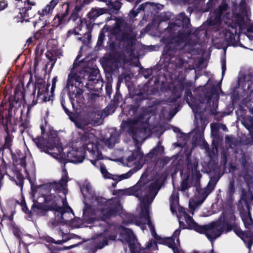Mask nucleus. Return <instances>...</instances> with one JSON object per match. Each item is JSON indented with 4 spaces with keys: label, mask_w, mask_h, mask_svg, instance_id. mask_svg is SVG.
I'll use <instances>...</instances> for the list:
<instances>
[{
    "label": "nucleus",
    "mask_w": 253,
    "mask_h": 253,
    "mask_svg": "<svg viewBox=\"0 0 253 253\" xmlns=\"http://www.w3.org/2000/svg\"><path fill=\"white\" fill-rule=\"evenodd\" d=\"M100 1L104 2L107 5L114 7L115 9L118 10L121 7L120 3L117 0H99Z\"/></svg>",
    "instance_id": "21"
},
{
    "label": "nucleus",
    "mask_w": 253,
    "mask_h": 253,
    "mask_svg": "<svg viewBox=\"0 0 253 253\" xmlns=\"http://www.w3.org/2000/svg\"><path fill=\"white\" fill-rule=\"evenodd\" d=\"M100 171L103 177L105 178H112L117 179V178H115L114 176L109 173L106 170V168L103 166L100 167Z\"/></svg>",
    "instance_id": "25"
},
{
    "label": "nucleus",
    "mask_w": 253,
    "mask_h": 253,
    "mask_svg": "<svg viewBox=\"0 0 253 253\" xmlns=\"http://www.w3.org/2000/svg\"><path fill=\"white\" fill-rule=\"evenodd\" d=\"M87 125V123L86 121L83 120H79L75 122V125L76 126L82 129H84Z\"/></svg>",
    "instance_id": "26"
},
{
    "label": "nucleus",
    "mask_w": 253,
    "mask_h": 253,
    "mask_svg": "<svg viewBox=\"0 0 253 253\" xmlns=\"http://www.w3.org/2000/svg\"><path fill=\"white\" fill-rule=\"evenodd\" d=\"M7 5V2L5 0H1L0 1V10L4 9Z\"/></svg>",
    "instance_id": "34"
},
{
    "label": "nucleus",
    "mask_w": 253,
    "mask_h": 253,
    "mask_svg": "<svg viewBox=\"0 0 253 253\" xmlns=\"http://www.w3.org/2000/svg\"><path fill=\"white\" fill-rule=\"evenodd\" d=\"M226 128L225 126H224L223 129H225Z\"/></svg>",
    "instance_id": "48"
},
{
    "label": "nucleus",
    "mask_w": 253,
    "mask_h": 253,
    "mask_svg": "<svg viewBox=\"0 0 253 253\" xmlns=\"http://www.w3.org/2000/svg\"><path fill=\"white\" fill-rule=\"evenodd\" d=\"M18 1L17 6L19 7L20 13L26 14V12L31 8V6L35 5L36 2L31 0H16Z\"/></svg>",
    "instance_id": "12"
},
{
    "label": "nucleus",
    "mask_w": 253,
    "mask_h": 253,
    "mask_svg": "<svg viewBox=\"0 0 253 253\" xmlns=\"http://www.w3.org/2000/svg\"><path fill=\"white\" fill-rule=\"evenodd\" d=\"M102 228V232L97 233L94 238V243L97 249H101L108 244L109 241H114L116 238L115 233H112L110 228L107 229L105 228L100 227Z\"/></svg>",
    "instance_id": "8"
},
{
    "label": "nucleus",
    "mask_w": 253,
    "mask_h": 253,
    "mask_svg": "<svg viewBox=\"0 0 253 253\" xmlns=\"http://www.w3.org/2000/svg\"><path fill=\"white\" fill-rule=\"evenodd\" d=\"M236 30L233 27H231L229 29L226 30L225 33V40L229 42H232L235 40Z\"/></svg>",
    "instance_id": "17"
},
{
    "label": "nucleus",
    "mask_w": 253,
    "mask_h": 253,
    "mask_svg": "<svg viewBox=\"0 0 253 253\" xmlns=\"http://www.w3.org/2000/svg\"><path fill=\"white\" fill-rule=\"evenodd\" d=\"M76 63H74L73 64V69L71 71V73L69 75L68 77V84L69 86L71 87L70 89H73L74 86L76 89V92L75 94V97L78 98L82 93L83 90L81 88L82 86L81 85L82 83V79L84 76L85 72L84 71L79 72L76 70Z\"/></svg>",
    "instance_id": "6"
},
{
    "label": "nucleus",
    "mask_w": 253,
    "mask_h": 253,
    "mask_svg": "<svg viewBox=\"0 0 253 253\" xmlns=\"http://www.w3.org/2000/svg\"><path fill=\"white\" fill-rule=\"evenodd\" d=\"M94 116H97V120H92V121H91L90 123L96 124V125H99V124H101V116L99 114H95Z\"/></svg>",
    "instance_id": "32"
},
{
    "label": "nucleus",
    "mask_w": 253,
    "mask_h": 253,
    "mask_svg": "<svg viewBox=\"0 0 253 253\" xmlns=\"http://www.w3.org/2000/svg\"><path fill=\"white\" fill-rule=\"evenodd\" d=\"M229 230H226L225 232H228Z\"/></svg>",
    "instance_id": "47"
},
{
    "label": "nucleus",
    "mask_w": 253,
    "mask_h": 253,
    "mask_svg": "<svg viewBox=\"0 0 253 253\" xmlns=\"http://www.w3.org/2000/svg\"><path fill=\"white\" fill-rule=\"evenodd\" d=\"M40 37H39V34L38 33H37L35 34V35L33 37H31V38H29L27 40V43L28 44H30L32 42H33V39H35V40H37V39H39Z\"/></svg>",
    "instance_id": "33"
},
{
    "label": "nucleus",
    "mask_w": 253,
    "mask_h": 253,
    "mask_svg": "<svg viewBox=\"0 0 253 253\" xmlns=\"http://www.w3.org/2000/svg\"><path fill=\"white\" fill-rule=\"evenodd\" d=\"M94 72H95L96 74H97L98 73V71H97V70H95Z\"/></svg>",
    "instance_id": "43"
},
{
    "label": "nucleus",
    "mask_w": 253,
    "mask_h": 253,
    "mask_svg": "<svg viewBox=\"0 0 253 253\" xmlns=\"http://www.w3.org/2000/svg\"><path fill=\"white\" fill-rule=\"evenodd\" d=\"M58 0H52L45 7L38 11L40 20L46 21V17L50 15L55 6L58 3Z\"/></svg>",
    "instance_id": "9"
},
{
    "label": "nucleus",
    "mask_w": 253,
    "mask_h": 253,
    "mask_svg": "<svg viewBox=\"0 0 253 253\" xmlns=\"http://www.w3.org/2000/svg\"><path fill=\"white\" fill-rule=\"evenodd\" d=\"M55 87V83H53L51 87V91H53L54 90Z\"/></svg>",
    "instance_id": "41"
},
{
    "label": "nucleus",
    "mask_w": 253,
    "mask_h": 253,
    "mask_svg": "<svg viewBox=\"0 0 253 253\" xmlns=\"http://www.w3.org/2000/svg\"><path fill=\"white\" fill-rule=\"evenodd\" d=\"M226 70V65L225 61L222 62V74L223 75Z\"/></svg>",
    "instance_id": "37"
},
{
    "label": "nucleus",
    "mask_w": 253,
    "mask_h": 253,
    "mask_svg": "<svg viewBox=\"0 0 253 253\" xmlns=\"http://www.w3.org/2000/svg\"><path fill=\"white\" fill-rule=\"evenodd\" d=\"M132 175V172L131 171H129L126 173H124L123 174H121L119 176H117V177L118 178V180H121L123 179H126ZM115 177H117V176H115Z\"/></svg>",
    "instance_id": "30"
},
{
    "label": "nucleus",
    "mask_w": 253,
    "mask_h": 253,
    "mask_svg": "<svg viewBox=\"0 0 253 253\" xmlns=\"http://www.w3.org/2000/svg\"><path fill=\"white\" fill-rule=\"evenodd\" d=\"M61 103H62V105L63 107L64 108V109L65 110H66V108H65V107L64 106V101H62Z\"/></svg>",
    "instance_id": "40"
},
{
    "label": "nucleus",
    "mask_w": 253,
    "mask_h": 253,
    "mask_svg": "<svg viewBox=\"0 0 253 253\" xmlns=\"http://www.w3.org/2000/svg\"><path fill=\"white\" fill-rule=\"evenodd\" d=\"M68 176L66 169H63L60 181L52 184H44L38 187L37 192L41 195L36 200V193L32 192L34 206L33 211L40 216L45 214L48 210L55 211V219L58 222L70 223L74 217L72 209L66 205L61 198L67 193Z\"/></svg>",
    "instance_id": "3"
},
{
    "label": "nucleus",
    "mask_w": 253,
    "mask_h": 253,
    "mask_svg": "<svg viewBox=\"0 0 253 253\" xmlns=\"http://www.w3.org/2000/svg\"><path fill=\"white\" fill-rule=\"evenodd\" d=\"M194 167V170H193L192 171L193 176V177H196L197 180H199L201 177V174L200 173L199 171H198L196 169V168L197 167V163H195Z\"/></svg>",
    "instance_id": "29"
},
{
    "label": "nucleus",
    "mask_w": 253,
    "mask_h": 253,
    "mask_svg": "<svg viewBox=\"0 0 253 253\" xmlns=\"http://www.w3.org/2000/svg\"><path fill=\"white\" fill-rule=\"evenodd\" d=\"M15 99L18 101L23 97V93L21 91L16 90L14 92Z\"/></svg>",
    "instance_id": "31"
},
{
    "label": "nucleus",
    "mask_w": 253,
    "mask_h": 253,
    "mask_svg": "<svg viewBox=\"0 0 253 253\" xmlns=\"http://www.w3.org/2000/svg\"><path fill=\"white\" fill-rule=\"evenodd\" d=\"M71 19L76 22L77 26L73 31H69L68 36H71L73 34L75 35H79L80 31L82 30V27L85 24V20L78 17L76 14H73L71 17Z\"/></svg>",
    "instance_id": "11"
},
{
    "label": "nucleus",
    "mask_w": 253,
    "mask_h": 253,
    "mask_svg": "<svg viewBox=\"0 0 253 253\" xmlns=\"http://www.w3.org/2000/svg\"><path fill=\"white\" fill-rule=\"evenodd\" d=\"M196 253V252H195V253Z\"/></svg>",
    "instance_id": "49"
},
{
    "label": "nucleus",
    "mask_w": 253,
    "mask_h": 253,
    "mask_svg": "<svg viewBox=\"0 0 253 253\" xmlns=\"http://www.w3.org/2000/svg\"><path fill=\"white\" fill-rule=\"evenodd\" d=\"M206 197L203 198L201 200H198L197 197H195L194 199L190 200L189 201V208L192 210H194L197 207L200 206L205 200Z\"/></svg>",
    "instance_id": "20"
},
{
    "label": "nucleus",
    "mask_w": 253,
    "mask_h": 253,
    "mask_svg": "<svg viewBox=\"0 0 253 253\" xmlns=\"http://www.w3.org/2000/svg\"><path fill=\"white\" fill-rule=\"evenodd\" d=\"M37 24V22L34 23V26H36V24Z\"/></svg>",
    "instance_id": "44"
},
{
    "label": "nucleus",
    "mask_w": 253,
    "mask_h": 253,
    "mask_svg": "<svg viewBox=\"0 0 253 253\" xmlns=\"http://www.w3.org/2000/svg\"><path fill=\"white\" fill-rule=\"evenodd\" d=\"M249 38L251 39V40H253V36L250 35L249 36Z\"/></svg>",
    "instance_id": "42"
},
{
    "label": "nucleus",
    "mask_w": 253,
    "mask_h": 253,
    "mask_svg": "<svg viewBox=\"0 0 253 253\" xmlns=\"http://www.w3.org/2000/svg\"><path fill=\"white\" fill-rule=\"evenodd\" d=\"M227 5L225 3H222L219 7V11L217 13L215 17L212 19V17L208 20V23L211 25H215L220 22V19L221 14L224 11L226 10Z\"/></svg>",
    "instance_id": "15"
},
{
    "label": "nucleus",
    "mask_w": 253,
    "mask_h": 253,
    "mask_svg": "<svg viewBox=\"0 0 253 253\" xmlns=\"http://www.w3.org/2000/svg\"><path fill=\"white\" fill-rule=\"evenodd\" d=\"M177 44L178 42H175V40H173L170 43H169L166 46L165 50L169 49V48H171V50L176 49L177 48Z\"/></svg>",
    "instance_id": "28"
},
{
    "label": "nucleus",
    "mask_w": 253,
    "mask_h": 253,
    "mask_svg": "<svg viewBox=\"0 0 253 253\" xmlns=\"http://www.w3.org/2000/svg\"><path fill=\"white\" fill-rule=\"evenodd\" d=\"M244 243H245V244L246 245V247L249 250V253H250L251 248V247H252V244H253L252 241L251 240H249V241H248L247 242H246L245 240H244Z\"/></svg>",
    "instance_id": "35"
},
{
    "label": "nucleus",
    "mask_w": 253,
    "mask_h": 253,
    "mask_svg": "<svg viewBox=\"0 0 253 253\" xmlns=\"http://www.w3.org/2000/svg\"><path fill=\"white\" fill-rule=\"evenodd\" d=\"M127 161L129 163H132L131 165H134L136 167L141 168L144 163L145 159L140 150H137L130 157H128Z\"/></svg>",
    "instance_id": "10"
},
{
    "label": "nucleus",
    "mask_w": 253,
    "mask_h": 253,
    "mask_svg": "<svg viewBox=\"0 0 253 253\" xmlns=\"http://www.w3.org/2000/svg\"><path fill=\"white\" fill-rule=\"evenodd\" d=\"M148 177L147 172L141 175L139 182L133 187L127 190L129 195H133L138 197L141 202V211L140 215L134 218L132 221L136 225L140 227L144 230L148 225L151 231L152 235L155 241L153 240L148 242L144 249H140V245L137 243L133 233L129 229L121 227L120 230L121 237L120 240L124 243H127L129 246L131 253H148L158 249L157 244H165L172 249L174 253H183L178 249H175L177 245H179V240L176 239V243L173 238H176L180 234V230H176L172 237L161 238L155 233L154 227L152 225L148 214L149 207L148 205L151 204L159 191L162 181L161 179L153 180L149 181L147 185L145 182Z\"/></svg>",
    "instance_id": "1"
},
{
    "label": "nucleus",
    "mask_w": 253,
    "mask_h": 253,
    "mask_svg": "<svg viewBox=\"0 0 253 253\" xmlns=\"http://www.w3.org/2000/svg\"><path fill=\"white\" fill-rule=\"evenodd\" d=\"M239 26L240 27H241V28H243V25H242V24L241 23V22L239 21Z\"/></svg>",
    "instance_id": "39"
},
{
    "label": "nucleus",
    "mask_w": 253,
    "mask_h": 253,
    "mask_svg": "<svg viewBox=\"0 0 253 253\" xmlns=\"http://www.w3.org/2000/svg\"><path fill=\"white\" fill-rule=\"evenodd\" d=\"M92 79L89 77V80H92Z\"/></svg>",
    "instance_id": "46"
},
{
    "label": "nucleus",
    "mask_w": 253,
    "mask_h": 253,
    "mask_svg": "<svg viewBox=\"0 0 253 253\" xmlns=\"http://www.w3.org/2000/svg\"><path fill=\"white\" fill-rule=\"evenodd\" d=\"M122 125L125 128L133 133V139L139 142L141 140L137 136V133L140 134L141 137H144L146 130L141 127L140 128L142 124L138 119H129L127 122H124Z\"/></svg>",
    "instance_id": "7"
},
{
    "label": "nucleus",
    "mask_w": 253,
    "mask_h": 253,
    "mask_svg": "<svg viewBox=\"0 0 253 253\" xmlns=\"http://www.w3.org/2000/svg\"><path fill=\"white\" fill-rule=\"evenodd\" d=\"M52 57L50 58L51 61H56L57 58H60L61 56L62 55L61 52L59 50L57 51H53L52 53H51Z\"/></svg>",
    "instance_id": "27"
},
{
    "label": "nucleus",
    "mask_w": 253,
    "mask_h": 253,
    "mask_svg": "<svg viewBox=\"0 0 253 253\" xmlns=\"http://www.w3.org/2000/svg\"><path fill=\"white\" fill-rule=\"evenodd\" d=\"M41 128L42 137L35 138L34 141L42 151L58 161H68L75 164L82 163L84 159L85 149L88 152L89 160L94 166H95L97 160L103 159L97 145L96 131L91 127L86 128L81 142L71 143L64 148L62 147L54 131L50 130L48 134L45 135L43 127L42 126Z\"/></svg>",
    "instance_id": "2"
},
{
    "label": "nucleus",
    "mask_w": 253,
    "mask_h": 253,
    "mask_svg": "<svg viewBox=\"0 0 253 253\" xmlns=\"http://www.w3.org/2000/svg\"><path fill=\"white\" fill-rule=\"evenodd\" d=\"M192 110H193L194 112H195V110L193 108H192Z\"/></svg>",
    "instance_id": "45"
},
{
    "label": "nucleus",
    "mask_w": 253,
    "mask_h": 253,
    "mask_svg": "<svg viewBox=\"0 0 253 253\" xmlns=\"http://www.w3.org/2000/svg\"><path fill=\"white\" fill-rule=\"evenodd\" d=\"M189 176H187L186 179H183L181 184V190L183 192H185L190 187V184L189 183Z\"/></svg>",
    "instance_id": "24"
},
{
    "label": "nucleus",
    "mask_w": 253,
    "mask_h": 253,
    "mask_svg": "<svg viewBox=\"0 0 253 253\" xmlns=\"http://www.w3.org/2000/svg\"><path fill=\"white\" fill-rule=\"evenodd\" d=\"M65 15L59 16L57 15L53 20L52 25L54 27H57L60 25H64L67 23L68 21L65 18Z\"/></svg>",
    "instance_id": "18"
},
{
    "label": "nucleus",
    "mask_w": 253,
    "mask_h": 253,
    "mask_svg": "<svg viewBox=\"0 0 253 253\" xmlns=\"http://www.w3.org/2000/svg\"><path fill=\"white\" fill-rule=\"evenodd\" d=\"M17 168L15 170L17 172V177L20 180H22L23 178V176L22 175L21 171L23 170L24 171L26 172V162H25V157H22L19 160V162L17 164Z\"/></svg>",
    "instance_id": "16"
},
{
    "label": "nucleus",
    "mask_w": 253,
    "mask_h": 253,
    "mask_svg": "<svg viewBox=\"0 0 253 253\" xmlns=\"http://www.w3.org/2000/svg\"><path fill=\"white\" fill-rule=\"evenodd\" d=\"M116 27H117V28H118L119 27H120L121 26L120 24L118 21L116 22Z\"/></svg>",
    "instance_id": "38"
},
{
    "label": "nucleus",
    "mask_w": 253,
    "mask_h": 253,
    "mask_svg": "<svg viewBox=\"0 0 253 253\" xmlns=\"http://www.w3.org/2000/svg\"><path fill=\"white\" fill-rule=\"evenodd\" d=\"M104 12L105 10L103 8L93 9L88 13V17L91 19H95Z\"/></svg>",
    "instance_id": "19"
},
{
    "label": "nucleus",
    "mask_w": 253,
    "mask_h": 253,
    "mask_svg": "<svg viewBox=\"0 0 253 253\" xmlns=\"http://www.w3.org/2000/svg\"><path fill=\"white\" fill-rule=\"evenodd\" d=\"M250 77L249 76H240L239 78V84L240 85H242L244 86H246V84H248V87H249V79Z\"/></svg>",
    "instance_id": "23"
},
{
    "label": "nucleus",
    "mask_w": 253,
    "mask_h": 253,
    "mask_svg": "<svg viewBox=\"0 0 253 253\" xmlns=\"http://www.w3.org/2000/svg\"><path fill=\"white\" fill-rule=\"evenodd\" d=\"M170 208L172 213L178 210L179 214L177 217L180 226L184 228V222H185L187 225L186 228L193 229L199 233H204L208 239L211 242L224 232V225L218 222L213 223L205 226L198 225L190 216L187 214L184 209L179 206L178 195L176 192L174 191L170 196Z\"/></svg>",
    "instance_id": "5"
},
{
    "label": "nucleus",
    "mask_w": 253,
    "mask_h": 253,
    "mask_svg": "<svg viewBox=\"0 0 253 253\" xmlns=\"http://www.w3.org/2000/svg\"><path fill=\"white\" fill-rule=\"evenodd\" d=\"M179 22L176 23L175 24H170L168 27V30L170 32H175L176 31H179L178 29L180 28L181 24L187 25L189 23V19L186 17L184 14L180 13L179 15Z\"/></svg>",
    "instance_id": "13"
},
{
    "label": "nucleus",
    "mask_w": 253,
    "mask_h": 253,
    "mask_svg": "<svg viewBox=\"0 0 253 253\" xmlns=\"http://www.w3.org/2000/svg\"><path fill=\"white\" fill-rule=\"evenodd\" d=\"M47 90L48 87L43 86L42 90L41 91L39 90L38 92V97H41L42 99L45 102L49 100V99H47L46 96V94H47Z\"/></svg>",
    "instance_id": "22"
},
{
    "label": "nucleus",
    "mask_w": 253,
    "mask_h": 253,
    "mask_svg": "<svg viewBox=\"0 0 253 253\" xmlns=\"http://www.w3.org/2000/svg\"><path fill=\"white\" fill-rule=\"evenodd\" d=\"M11 140H12V138H11V136L9 134H7L5 138V145L7 146H8L9 144L10 143Z\"/></svg>",
    "instance_id": "36"
},
{
    "label": "nucleus",
    "mask_w": 253,
    "mask_h": 253,
    "mask_svg": "<svg viewBox=\"0 0 253 253\" xmlns=\"http://www.w3.org/2000/svg\"><path fill=\"white\" fill-rule=\"evenodd\" d=\"M84 197V209L83 211L84 220L88 222L94 221L98 217L102 222L112 216L120 213L122 207L118 199L106 201L105 199L97 196L92 190L90 183L85 181L81 187Z\"/></svg>",
    "instance_id": "4"
},
{
    "label": "nucleus",
    "mask_w": 253,
    "mask_h": 253,
    "mask_svg": "<svg viewBox=\"0 0 253 253\" xmlns=\"http://www.w3.org/2000/svg\"><path fill=\"white\" fill-rule=\"evenodd\" d=\"M110 137L107 139H103L104 143L109 147L113 148L115 144L119 142V135L113 129L110 130Z\"/></svg>",
    "instance_id": "14"
}]
</instances>
